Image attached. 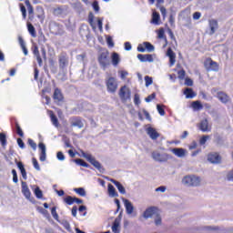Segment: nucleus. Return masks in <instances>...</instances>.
<instances>
[{
    "label": "nucleus",
    "mask_w": 233,
    "mask_h": 233,
    "mask_svg": "<svg viewBox=\"0 0 233 233\" xmlns=\"http://www.w3.org/2000/svg\"><path fill=\"white\" fill-rule=\"evenodd\" d=\"M58 63H59V67L62 70H65V68H66V66H68V57L66 56V53L62 54L58 57Z\"/></svg>",
    "instance_id": "ddd939ff"
},
{
    "label": "nucleus",
    "mask_w": 233,
    "mask_h": 233,
    "mask_svg": "<svg viewBox=\"0 0 233 233\" xmlns=\"http://www.w3.org/2000/svg\"><path fill=\"white\" fill-rule=\"evenodd\" d=\"M56 157L58 161H65V155L61 151L56 153Z\"/></svg>",
    "instance_id": "4d7b16f0"
},
{
    "label": "nucleus",
    "mask_w": 233,
    "mask_h": 233,
    "mask_svg": "<svg viewBox=\"0 0 233 233\" xmlns=\"http://www.w3.org/2000/svg\"><path fill=\"white\" fill-rule=\"evenodd\" d=\"M145 82H146V86H150V85H152V83H154V80H152V77L146 76Z\"/></svg>",
    "instance_id": "3c124183"
},
{
    "label": "nucleus",
    "mask_w": 233,
    "mask_h": 233,
    "mask_svg": "<svg viewBox=\"0 0 233 233\" xmlns=\"http://www.w3.org/2000/svg\"><path fill=\"white\" fill-rule=\"evenodd\" d=\"M157 37L158 39H165V41H167V36L165 35V29L160 28L157 31Z\"/></svg>",
    "instance_id": "a19ab883"
},
{
    "label": "nucleus",
    "mask_w": 233,
    "mask_h": 233,
    "mask_svg": "<svg viewBox=\"0 0 233 233\" xmlns=\"http://www.w3.org/2000/svg\"><path fill=\"white\" fill-rule=\"evenodd\" d=\"M27 143L31 147V148H33V150H36L37 144H35V142H34L32 138H28Z\"/></svg>",
    "instance_id": "8fccbe9b"
},
{
    "label": "nucleus",
    "mask_w": 233,
    "mask_h": 233,
    "mask_svg": "<svg viewBox=\"0 0 233 233\" xmlns=\"http://www.w3.org/2000/svg\"><path fill=\"white\" fill-rule=\"evenodd\" d=\"M15 128H16V134L20 137H24L25 133H23V129H21V126H19V124H15Z\"/></svg>",
    "instance_id": "a18cd8bd"
},
{
    "label": "nucleus",
    "mask_w": 233,
    "mask_h": 233,
    "mask_svg": "<svg viewBox=\"0 0 233 233\" xmlns=\"http://www.w3.org/2000/svg\"><path fill=\"white\" fill-rule=\"evenodd\" d=\"M51 214H52L54 219H56V221L59 219V215L57 214V208L56 207L51 208Z\"/></svg>",
    "instance_id": "ea45409f"
},
{
    "label": "nucleus",
    "mask_w": 233,
    "mask_h": 233,
    "mask_svg": "<svg viewBox=\"0 0 233 233\" xmlns=\"http://www.w3.org/2000/svg\"><path fill=\"white\" fill-rule=\"evenodd\" d=\"M118 96L122 103H127V101L132 99V90L128 86H122L118 91Z\"/></svg>",
    "instance_id": "20e7f679"
},
{
    "label": "nucleus",
    "mask_w": 233,
    "mask_h": 233,
    "mask_svg": "<svg viewBox=\"0 0 233 233\" xmlns=\"http://www.w3.org/2000/svg\"><path fill=\"white\" fill-rule=\"evenodd\" d=\"M27 30L33 37H37V33L35 32V27H34V25L27 24Z\"/></svg>",
    "instance_id": "72a5a7b5"
},
{
    "label": "nucleus",
    "mask_w": 233,
    "mask_h": 233,
    "mask_svg": "<svg viewBox=\"0 0 233 233\" xmlns=\"http://www.w3.org/2000/svg\"><path fill=\"white\" fill-rule=\"evenodd\" d=\"M208 160L209 161V163L218 165V164L221 163V156H219V153H218V152L209 153L208 155Z\"/></svg>",
    "instance_id": "9d476101"
},
{
    "label": "nucleus",
    "mask_w": 233,
    "mask_h": 233,
    "mask_svg": "<svg viewBox=\"0 0 233 233\" xmlns=\"http://www.w3.org/2000/svg\"><path fill=\"white\" fill-rule=\"evenodd\" d=\"M208 23L210 28L209 35H214V34H216V29L218 28V20L211 19L208 21Z\"/></svg>",
    "instance_id": "412c9836"
},
{
    "label": "nucleus",
    "mask_w": 233,
    "mask_h": 233,
    "mask_svg": "<svg viewBox=\"0 0 233 233\" xmlns=\"http://www.w3.org/2000/svg\"><path fill=\"white\" fill-rule=\"evenodd\" d=\"M162 220H161V216H159V214L157 215V218L155 219V224L157 225V227H158V225H161Z\"/></svg>",
    "instance_id": "e2e57ef3"
},
{
    "label": "nucleus",
    "mask_w": 233,
    "mask_h": 233,
    "mask_svg": "<svg viewBox=\"0 0 233 233\" xmlns=\"http://www.w3.org/2000/svg\"><path fill=\"white\" fill-rule=\"evenodd\" d=\"M34 194H35V198H37V199L43 198V191L41 190V188H39V187H36L35 188Z\"/></svg>",
    "instance_id": "4c0bfd02"
},
{
    "label": "nucleus",
    "mask_w": 233,
    "mask_h": 233,
    "mask_svg": "<svg viewBox=\"0 0 233 233\" xmlns=\"http://www.w3.org/2000/svg\"><path fill=\"white\" fill-rule=\"evenodd\" d=\"M37 212L45 216L46 218H50V213L46 208H43L41 207L36 208Z\"/></svg>",
    "instance_id": "e433bc0d"
},
{
    "label": "nucleus",
    "mask_w": 233,
    "mask_h": 233,
    "mask_svg": "<svg viewBox=\"0 0 233 233\" xmlns=\"http://www.w3.org/2000/svg\"><path fill=\"white\" fill-rule=\"evenodd\" d=\"M185 85H187V86H192V85H194V81H192L190 78H186Z\"/></svg>",
    "instance_id": "774afa93"
},
{
    "label": "nucleus",
    "mask_w": 233,
    "mask_h": 233,
    "mask_svg": "<svg viewBox=\"0 0 233 233\" xmlns=\"http://www.w3.org/2000/svg\"><path fill=\"white\" fill-rule=\"evenodd\" d=\"M198 128H199V130H201V132H210V130H212V127H208V119L202 120L199 123Z\"/></svg>",
    "instance_id": "a211bd4d"
},
{
    "label": "nucleus",
    "mask_w": 233,
    "mask_h": 233,
    "mask_svg": "<svg viewBox=\"0 0 233 233\" xmlns=\"http://www.w3.org/2000/svg\"><path fill=\"white\" fill-rule=\"evenodd\" d=\"M49 116L52 125H54L56 128H59V119H57V116H56V114H54V111H49Z\"/></svg>",
    "instance_id": "b1692460"
},
{
    "label": "nucleus",
    "mask_w": 233,
    "mask_h": 233,
    "mask_svg": "<svg viewBox=\"0 0 233 233\" xmlns=\"http://www.w3.org/2000/svg\"><path fill=\"white\" fill-rule=\"evenodd\" d=\"M111 183H113V185H115V187H116L118 192H120V194H127V190L125 189V187H123V184L120 183L119 181L112 178L111 180Z\"/></svg>",
    "instance_id": "4be33fe9"
},
{
    "label": "nucleus",
    "mask_w": 233,
    "mask_h": 233,
    "mask_svg": "<svg viewBox=\"0 0 233 233\" xmlns=\"http://www.w3.org/2000/svg\"><path fill=\"white\" fill-rule=\"evenodd\" d=\"M160 12L162 14L163 19H165V17H167V8H165V6H160Z\"/></svg>",
    "instance_id": "69168bd1"
},
{
    "label": "nucleus",
    "mask_w": 233,
    "mask_h": 233,
    "mask_svg": "<svg viewBox=\"0 0 233 233\" xmlns=\"http://www.w3.org/2000/svg\"><path fill=\"white\" fill-rule=\"evenodd\" d=\"M111 61L114 66H117V65H119V61H121V59L119 58V54L116 52L112 53Z\"/></svg>",
    "instance_id": "c85d7f7f"
},
{
    "label": "nucleus",
    "mask_w": 233,
    "mask_h": 233,
    "mask_svg": "<svg viewBox=\"0 0 233 233\" xmlns=\"http://www.w3.org/2000/svg\"><path fill=\"white\" fill-rule=\"evenodd\" d=\"M92 6L95 12H99V3L97 1H94Z\"/></svg>",
    "instance_id": "052dcab7"
},
{
    "label": "nucleus",
    "mask_w": 233,
    "mask_h": 233,
    "mask_svg": "<svg viewBox=\"0 0 233 233\" xmlns=\"http://www.w3.org/2000/svg\"><path fill=\"white\" fill-rule=\"evenodd\" d=\"M184 94H185L187 99H192L196 96V94H194V90L190 87H187L184 91Z\"/></svg>",
    "instance_id": "7c9ffc66"
},
{
    "label": "nucleus",
    "mask_w": 233,
    "mask_h": 233,
    "mask_svg": "<svg viewBox=\"0 0 233 233\" xmlns=\"http://www.w3.org/2000/svg\"><path fill=\"white\" fill-rule=\"evenodd\" d=\"M191 107L196 112H199V110H203V104H201V102L199 100L193 101L191 104Z\"/></svg>",
    "instance_id": "cd10ccee"
},
{
    "label": "nucleus",
    "mask_w": 233,
    "mask_h": 233,
    "mask_svg": "<svg viewBox=\"0 0 233 233\" xmlns=\"http://www.w3.org/2000/svg\"><path fill=\"white\" fill-rule=\"evenodd\" d=\"M0 142L3 147L6 145V135L5 133H0Z\"/></svg>",
    "instance_id": "09e8293b"
},
{
    "label": "nucleus",
    "mask_w": 233,
    "mask_h": 233,
    "mask_svg": "<svg viewBox=\"0 0 233 233\" xmlns=\"http://www.w3.org/2000/svg\"><path fill=\"white\" fill-rule=\"evenodd\" d=\"M80 153L82 155V157H85L90 164L96 168V170H99V172H105V167L101 166V163L99 161L96 160V157H92L91 154L86 153L83 150H80Z\"/></svg>",
    "instance_id": "7ed1b4c3"
},
{
    "label": "nucleus",
    "mask_w": 233,
    "mask_h": 233,
    "mask_svg": "<svg viewBox=\"0 0 233 233\" xmlns=\"http://www.w3.org/2000/svg\"><path fill=\"white\" fill-rule=\"evenodd\" d=\"M217 98L224 105H227V103H230V96L223 91H218L217 93Z\"/></svg>",
    "instance_id": "f8f14e48"
},
{
    "label": "nucleus",
    "mask_w": 233,
    "mask_h": 233,
    "mask_svg": "<svg viewBox=\"0 0 233 233\" xmlns=\"http://www.w3.org/2000/svg\"><path fill=\"white\" fill-rule=\"evenodd\" d=\"M32 162H33L34 168H35V170L37 171L41 170V167L39 166V162H37V158L33 157Z\"/></svg>",
    "instance_id": "49530a36"
},
{
    "label": "nucleus",
    "mask_w": 233,
    "mask_h": 233,
    "mask_svg": "<svg viewBox=\"0 0 233 233\" xmlns=\"http://www.w3.org/2000/svg\"><path fill=\"white\" fill-rule=\"evenodd\" d=\"M106 86L109 94H116V92H117V86H118L117 79L114 76H109L106 80Z\"/></svg>",
    "instance_id": "423d86ee"
},
{
    "label": "nucleus",
    "mask_w": 233,
    "mask_h": 233,
    "mask_svg": "<svg viewBox=\"0 0 233 233\" xmlns=\"http://www.w3.org/2000/svg\"><path fill=\"white\" fill-rule=\"evenodd\" d=\"M160 20L161 16L159 15V13L153 12L151 23H153V25H159Z\"/></svg>",
    "instance_id": "2f4dec72"
},
{
    "label": "nucleus",
    "mask_w": 233,
    "mask_h": 233,
    "mask_svg": "<svg viewBox=\"0 0 233 233\" xmlns=\"http://www.w3.org/2000/svg\"><path fill=\"white\" fill-rule=\"evenodd\" d=\"M36 10L38 12L36 17L38 19H40V21H44V19H45V9H43V7H37Z\"/></svg>",
    "instance_id": "c9c22d12"
},
{
    "label": "nucleus",
    "mask_w": 233,
    "mask_h": 233,
    "mask_svg": "<svg viewBox=\"0 0 233 233\" xmlns=\"http://www.w3.org/2000/svg\"><path fill=\"white\" fill-rule=\"evenodd\" d=\"M124 205L126 207L127 214H132L134 212V206L128 199H124Z\"/></svg>",
    "instance_id": "393cba45"
},
{
    "label": "nucleus",
    "mask_w": 233,
    "mask_h": 233,
    "mask_svg": "<svg viewBox=\"0 0 233 233\" xmlns=\"http://www.w3.org/2000/svg\"><path fill=\"white\" fill-rule=\"evenodd\" d=\"M25 5L27 6L28 11V19L29 21H34V6H32V4H30V1H25Z\"/></svg>",
    "instance_id": "5701e85b"
},
{
    "label": "nucleus",
    "mask_w": 233,
    "mask_h": 233,
    "mask_svg": "<svg viewBox=\"0 0 233 233\" xmlns=\"http://www.w3.org/2000/svg\"><path fill=\"white\" fill-rule=\"evenodd\" d=\"M147 134L151 139H153V141H156V139L160 136L154 127H147Z\"/></svg>",
    "instance_id": "6ab92c4d"
},
{
    "label": "nucleus",
    "mask_w": 233,
    "mask_h": 233,
    "mask_svg": "<svg viewBox=\"0 0 233 233\" xmlns=\"http://www.w3.org/2000/svg\"><path fill=\"white\" fill-rule=\"evenodd\" d=\"M227 179H228V181H233V170H230L228 172Z\"/></svg>",
    "instance_id": "0e129e2a"
},
{
    "label": "nucleus",
    "mask_w": 233,
    "mask_h": 233,
    "mask_svg": "<svg viewBox=\"0 0 233 233\" xmlns=\"http://www.w3.org/2000/svg\"><path fill=\"white\" fill-rule=\"evenodd\" d=\"M156 99V93H152L148 96L146 97L145 101L146 103H150V101Z\"/></svg>",
    "instance_id": "5fc2aeb1"
},
{
    "label": "nucleus",
    "mask_w": 233,
    "mask_h": 233,
    "mask_svg": "<svg viewBox=\"0 0 233 233\" xmlns=\"http://www.w3.org/2000/svg\"><path fill=\"white\" fill-rule=\"evenodd\" d=\"M171 152L177 156V157H185L187 156V149L182 147H175L171 149Z\"/></svg>",
    "instance_id": "dca6fc26"
},
{
    "label": "nucleus",
    "mask_w": 233,
    "mask_h": 233,
    "mask_svg": "<svg viewBox=\"0 0 233 233\" xmlns=\"http://www.w3.org/2000/svg\"><path fill=\"white\" fill-rule=\"evenodd\" d=\"M88 23L90 25V26L96 30V24L94 23V15L92 13L89 14L88 15Z\"/></svg>",
    "instance_id": "58836bf2"
},
{
    "label": "nucleus",
    "mask_w": 233,
    "mask_h": 233,
    "mask_svg": "<svg viewBox=\"0 0 233 233\" xmlns=\"http://www.w3.org/2000/svg\"><path fill=\"white\" fill-rule=\"evenodd\" d=\"M32 50H33L34 56H41V54L39 53V47H37V46H34Z\"/></svg>",
    "instance_id": "bf43d9fd"
},
{
    "label": "nucleus",
    "mask_w": 233,
    "mask_h": 233,
    "mask_svg": "<svg viewBox=\"0 0 233 233\" xmlns=\"http://www.w3.org/2000/svg\"><path fill=\"white\" fill-rule=\"evenodd\" d=\"M20 11L22 13L23 19H26V7H25V5L20 4Z\"/></svg>",
    "instance_id": "de8ad7c7"
},
{
    "label": "nucleus",
    "mask_w": 233,
    "mask_h": 233,
    "mask_svg": "<svg viewBox=\"0 0 233 233\" xmlns=\"http://www.w3.org/2000/svg\"><path fill=\"white\" fill-rule=\"evenodd\" d=\"M144 46L148 52H154L155 47L150 42H144Z\"/></svg>",
    "instance_id": "79ce46f5"
},
{
    "label": "nucleus",
    "mask_w": 233,
    "mask_h": 233,
    "mask_svg": "<svg viewBox=\"0 0 233 233\" xmlns=\"http://www.w3.org/2000/svg\"><path fill=\"white\" fill-rule=\"evenodd\" d=\"M97 61L102 68H107L110 66V52L107 49L103 50L99 53Z\"/></svg>",
    "instance_id": "f03ea898"
},
{
    "label": "nucleus",
    "mask_w": 233,
    "mask_h": 233,
    "mask_svg": "<svg viewBox=\"0 0 233 233\" xmlns=\"http://www.w3.org/2000/svg\"><path fill=\"white\" fill-rule=\"evenodd\" d=\"M107 191L111 198H118L119 194H117V191H116V187L112 184L107 185Z\"/></svg>",
    "instance_id": "bb28decb"
},
{
    "label": "nucleus",
    "mask_w": 233,
    "mask_h": 233,
    "mask_svg": "<svg viewBox=\"0 0 233 233\" xmlns=\"http://www.w3.org/2000/svg\"><path fill=\"white\" fill-rule=\"evenodd\" d=\"M74 163H76V165H79L80 167H84L85 168L90 167V165H88V163H86L85 160H83L81 158L75 159Z\"/></svg>",
    "instance_id": "473e14b6"
},
{
    "label": "nucleus",
    "mask_w": 233,
    "mask_h": 233,
    "mask_svg": "<svg viewBox=\"0 0 233 233\" xmlns=\"http://www.w3.org/2000/svg\"><path fill=\"white\" fill-rule=\"evenodd\" d=\"M112 232L119 233V224L114 223L112 226Z\"/></svg>",
    "instance_id": "13d9d810"
},
{
    "label": "nucleus",
    "mask_w": 233,
    "mask_h": 233,
    "mask_svg": "<svg viewBox=\"0 0 233 233\" xmlns=\"http://www.w3.org/2000/svg\"><path fill=\"white\" fill-rule=\"evenodd\" d=\"M16 166L22 174L23 179L26 180L28 177L26 176V169L25 168V165L23 164V162H17Z\"/></svg>",
    "instance_id": "a878e982"
},
{
    "label": "nucleus",
    "mask_w": 233,
    "mask_h": 233,
    "mask_svg": "<svg viewBox=\"0 0 233 233\" xmlns=\"http://www.w3.org/2000/svg\"><path fill=\"white\" fill-rule=\"evenodd\" d=\"M208 139H210V136L208 135H204L200 137L199 139V144L200 145H205L207 143V141H208Z\"/></svg>",
    "instance_id": "37998d69"
},
{
    "label": "nucleus",
    "mask_w": 233,
    "mask_h": 233,
    "mask_svg": "<svg viewBox=\"0 0 233 233\" xmlns=\"http://www.w3.org/2000/svg\"><path fill=\"white\" fill-rule=\"evenodd\" d=\"M17 145L20 148H25V142L21 138H17Z\"/></svg>",
    "instance_id": "338daca9"
},
{
    "label": "nucleus",
    "mask_w": 233,
    "mask_h": 233,
    "mask_svg": "<svg viewBox=\"0 0 233 233\" xmlns=\"http://www.w3.org/2000/svg\"><path fill=\"white\" fill-rule=\"evenodd\" d=\"M152 157L155 159V161H158L160 163H164L165 161H168V159H170V156L168 154H161L157 151H154L152 153Z\"/></svg>",
    "instance_id": "0eeeda50"
},
{
    "label": "nucleus",
    "mask_w": 233,
    "mask_h": 233,
    "mask_svg": "<svg viewBox=\"0 0 233 233\" xmlns=\"http://www.w3.org/2000/svg\"><path fill=\"white\" fill-rule=\"evenodd\" d=\"M157 110L158 114H160L161 116H165L166 112H165V108H163V106L157 105Z\"/></svg>",
    "instance_id": "864d4df0"
},
{
    "label": "nucleus",
    "mask_w": 233,
    "mask_h": 233,
    "mask_svg": "<svg viewBox=\"0 0 233 233\" xmlns=\"http://www.w3.org/2000/svg\"><path fill=\"white\" fill-rule=\"evenodd\" d=\"M178 79H185V76H187V72L185 69H181L177 72Z\"/></svg>",
    "instance_id": "603ef678"
},
{
    "label": "nucleus",
    "mask_w": 233,
    "mask_h": 233,
    "mask_svg": "<svg viewBox=\"0 0 233 233\" xmlns=\"http://www.w3.org/2000/svg\"><path fill=\"white\" fill-rule=\"evenodd\" d=\"M167 56L169 57V66L176 65V53L172 50V47L167 48Z\"/></svg>",
    "instance_id": "2eb2a0df"
},
{
    "label": "nucleus",
    "mask_w": 233,
    "mask_h": 233,
    "mask_svg": "<svg viewBox=\"0 0 233 233\" xmlns=\"http://www.w3.org/2000/svg\"><path fill=\"white\" fill-rule=\"evenodd\" d=\"M76 194H78L81 198L86 197V191L83 187H76L73 189Z\"/></svg>",
    "instance_id": "f704fd0d"
},
{
    "label": "nucleus",
    "mask_w": 233,
    "mask_h": 233,
    "mask_svg": "<svg viewBox=\"0 0 233 233\" xmlns=\"http://www.w3.org/2000/svg\"><path fill=\"white\" fill-rule=\"evenodd\" d=\"M53 99L55 101V103H63V101H65V96L63 95V92L61 91L60 88L56 87L55 91L53 93Z\"/></svg>",
    "instance_id": "1a4fd4ad"
},
{
    "label": "nucleus",
    "mask_w": 233,
    "mask_h": 233,
    "mask_svg": "<svg viewBox=\"0 0 233 233\" xmlns=\"http://www.w3.org/2000/svg\"><path fill=\"white\" fill-rule=\"evenodd\" d=\"M157 210H159L157 207H149L144 211L143 217L148 219V218H152L154 214H157Z\"/></svg>",
    "instance_id": "4468645a"
},
{
    "label": "nucleus",
    "mask_w": 233,
    "mask_h": 233,
    "mask_svg": "<svg viewBox=\"0 0 233 233\" xmlns=\"http://www.w3.org/2000/svg\"><path fill=\"white\" fill-rule=\"evenodd\" d=\"M203 65L207 72H219V64L210 57L206 58Z\"/></svg>",
    "instance_id": "39448f33"
},
{
    "label": "nucleus",
    "mask_w": 233,
    "mask_h": 233,
    "mask_svg": "<svg viewBox=\"0 0 233 233\" xmlns=\"http://www.w3.org/2000/svg\"><path fill=\"white\" fill-rule=\"evenodd\" d=\"M12 174H13V182L18 183L19 179L17 178V171H15V169H12Z\"/></svg>",
    "instance_id": "6e6d98bb"
},
{
    "label": "nucleus",
    "mask_w": 233,
    "mask_h": 233,
    "mask_svg": "<svg viewBox=\"0 0 233 233\" xmlns=\"http://www.w3.org/2000/svg\"><path fill=\"white\" fill-rule=\"evenodd\" d=\"M182 183L186 187H199L201 185V177L196 175H187L182 178Z\"/></svg>",
    "instance_id": "f257e3e1"
},
{
    "label": "nucleus",
    "mask_w": 233,
    "mask_h": 233,
    "mask_svg": "<svg viewBox=\"0 0 233 233\" xmlns=\"http://www.w3.org/2000/svg\"><path fill=\"white\" fill-rule=\"evenodd\" d=\"M64 203H66V205H74V203H76V205H82L83 203V199L81 198H77L76 197H72V196H67L66 198H64Z\"/></svg>",
    "instance_id": "9b49d317"
},
{
    "label": "nucleus",
    "mask_w": 233,
    "mask_h": 233,
    "mask_svg": "<svg viewBox=\"0 0 233 233\" xmlns=\"http://www.w3.org/2000/svg\"><path fill=\"white\" fill-rule=\"evenodd\" d=\"M69 121L71 127H76V128H83L85 127V120L81 116H72Z\"/></svg>",
    "instance_id": "6e6552de"
},
{
    "label": "nucleus",
    "mask_w": 233,
    "mask_h": 233,
    "mask_svg": "<svg viewBox=\"0 0 233 233\" xmlns=\"http://www.w3.org/2000/svg\"><path fill=\"white\" fill-rule=\"evenodd\" d=\"M18 42H19V45L23 50V53L25 56H28V49L26 48V45L25 44V40L19 36L18 37Z\"/></svg>",
    "instance_id": "c756f323"
},
{
    "label": "nucleus",
    "mask_w": 233,
    "mask_h": 233,
    "mask_svg": "<svg viewBox=\"0 0 233 233\" xmlns=\"http://www.w3.org/2000/svg\"><path fill=\"white\" fill-rule=\"evenodd\" d=\"M106 43L110 48H113L114 46V40H112V36H108L106 39Z\"/></svg>",
    "instance_id": "680f3d73"
},
{
    "label": "nucleus",
    "mask_w": 233,
    "mask_h": 233,
    "mask_svg": "<svg viewBox=\"0 0 233 233\" xmlns=\"http://www.w3.org/2000/svg\"><path fill=\"white\" fill-rule=\"evenodd\" d=\"M21 184H22L23 195L25 196V198H26V199H30L32 196V192H30V188H28V185L25 181H22Z\"/></svg>",
    "instance_id": "f3484780"
},
{
    "label": "nucleus",
    "mask_w": 233,
    "mask_h": 233,
    "mask_svg": "<svg viewBox=\"0 0 233 233\" xmlns=\"http://www.w3.org/2000/svg\"><path fill=\"white\" fill-rule=\"evenodd\" d=\"M38 147L41 150L40 157H39L40 161L42 162L46 161V146H45V144L43 143H39Z\"/></svg>",
    "instance_id": "aec40b11"
},
{
    "label": "nucleus",
    "mask_w": 233,
    "mask_h": 233,
    "mask_svg": "<svg viewBox=\"0 0 233 233\" xmlns=\"http://www.w3.org/2000/svg\"><path fill=\"white\" fill-rule=\"evenodd\" d=\"M134 104L137 106H139V105H141V98L139 96V94H137V93H136L135 96H134Z\"/></svg>",
    "instance_id": "c03bdc74"
}]
</instances>
